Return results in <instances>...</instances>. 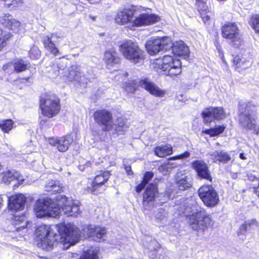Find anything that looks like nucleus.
Wrapping results in <instances>:
<instances>
[{"label":"nucleus","mask_w":259,"mask_h":259,"mask_svg":"<svg viewBox=\"0 0 259 259\" xmlns=\"http://www.w3.org/2000/svg\"><path fill=\"white\" fill-rule=\"evenodd\" d=\"M111 174L108 171H99L96 174L93 182L92 188H89L92 192H94L96 187L103 185L107 182Z\"/></svg>","instance_id":"22"},{"label":"nucleus","mask_w":259,"mask_h":259,"mask_svg":"<svg viewBox=\"0 0 259 259\" xmlns=\"http://www.w3.org/2000/svg\"><path fill=\"white\" fill-rule=\"evenodd\" d=\"M119 51L131 63L136 64L144 59L143 51L132 40L124 42L119 46Z\"/></svg>","instance_id":"5"},{"label":"nucleus","mask_w":259,"mask_h":259,"mask_svg":"<svg viewBox=\"0 0 259 259\" xmlns=\"http://www.w3.org/2000/svg\"><path fill=\"white\" fill-rule=\"evenodd\" d=\"M46 190L52 193L58 192L61 191L62 186L58 181L49 180L45 185Z\"/></svg>","instance_id":"34"},{"label":"nucleus","mask_w":259,"mask_h":259,"mask_svg":"<svg viewBox=\"0 0 259 259\" xmlns=\"http://www.w3.org/2000/svg\"><path fill=\"white\" fill-rule=\"evenodd\" d=\"M16 185H17V184H14V186H16Z\"/></svg>","instance_id":"60"},{"label":"nucleus","mask_w":259,"mask_h":259,"mask_svg":"<svg viewBox=\"0 0 259 259\" xmlns=\"http://www.w3.org/2000/svg\"><path fill=\"white\" fill-rule=\"evenodd\" d=\"M48 143L53 146H56L57 149L61 152L67 151L73 142V137L71 135H67L60 139L51 138L48 140Z\"/></svg>","instance_id":"15"},{"label":"nucleus","mask_w":259,"mask_h":259,"mask_svg":"<svg viewBox=\"0 0 259 259\" xmlns=\"http://www.w3.org/2000/svg\"><path fill=\"white\" fill-rule=\"evenodd\" d=\"M169 164H164V163L159 166L158 169L163 175L167 174L168 171Z\"/></svg>","instance_id":"51"},{"label":"nucleus","mask_w":259,"mask_h":259,"mask_svg":"<svg viewBox=\"0 0 259 259\" xmlns=\"http://www.w3.org/2000/svg\"><path fill=\"white\" fill-rule=\"evenodd\" d=\"M155 154L158 157H163L172 153V147L169 145L156 147L154 150Z\"/></svg>","instance_id":"33"},{"label":"nucleus","mask_w":259,"mask_h":259,"mask_svg":"<svg viewBox=\"0 0 259 259\" xmlns=\"http://www.w3.org/2000/svg\"><path fill=\"white\" fill-rule=\"evenodd\" d=\"M192 164L199 177L211 181V177L208 169V166L204 161L197 160L193 161Z\"/></svg>","instance_id":"21"},{"label":"nucleus","mask_w":259,"mask_h":259,"mask_svg":"<svg viewBox=\"0 0 259 259\" xmlns=\"http://www.w3.org/2000/svg\"><path fill=\"white\" fill-rule=\"evenodd\" d=\"M103 60L109 69L114 65L118 64L120 61V58L117 53L113 49H109L105 51Z\"/></svg>","instance_id":"23"},{"label":"nucleus","mask_w":259,"mask_h":259,"mask_svg":"<svg viewBox=\"0 0 259 259\" xmlns=\"http://www.w3.org/2000/svg\"><path fill=\"white\" fill-rule=\"evenodd\" d=\"M202 115L205 123H210L213 119L221 120L226 117L224 109L222 107L207 108L203 111Z\"/></svg>","instance_id":"17"},{"label":"nucleus","mask_w":259,"mask_h":259,"mask_svg":"<svg viewBox=\"0 0 259 259\" xmlns=\"http://www.w3.org/2000/svg\"><path fill=\"white\" fill-rule=\"evenodd\" d=\"M259 229V222L255 219H250L245 221L242 224L238 231L239 235L246 236L248 234L252 235L256 230Z\"/></svg>","instance_id":"18"},{"label":"nucleus","mask_w":259,"mask_h":259,"mask_svg":"<svg viewBox=\"0 0 259 259\" xmlns=\"http://www.w3.org/2000/svg\"><path fill=\"white\" fill-rule=\"evenodd\" d=\"M95 121L102 126L104 131H110L113 128L114 122L112 114L105 110H98L93 114Z\"/></svg>","instance_id":"11"},{"label":"nucleus","mask_w":259,"mask_h":259,"mask_svg":"<svg viewBox=\"0 0 259 259\" xmlns=\"http://www.w3.org/2000/svg\"><path fill=\"white\" fill-rule=\"evenodd\" d=\"M199 197L204 204L209 207L216 205L219 201V196L211 185H203L198 190Z\"/></svg>","instance_id":"12"},{"label":"nucleus","mask_w":259,"mask_h":259,"mask_svg":"<svg viewBox=\"0 0 259 259\" xmlns=\"http://www.w3.org/2000/svg\"><path fill=\"white\" fill-rule=\"evenodd\" d=\"M125 169L128 175L132 174V171L131 166H125Z\"/></svg>","instance_id":"55"},{"label":"nucleus","mask_w":259,"mask_h":259,"mask_svg":"<svg viewBox=\"0 0 259 259\" xmlns=\"http://www.w3.org/2000/svg\"><path fill=\"white\" fill-rule=\"evenodd\" d=\"M153 177V174L151 172H147L144 176V178L142 181L145 184H147L148 181L150 180Z\"/></svg>","instance_id":"52"},{"label":"nucleus","mask_w":259,"mask_h":259,"mask_svg":"<svg viewBox=\"0 0 259 259\" xmlns=\"http://www.w3.org/2000/svg\"><path fill=\"white\" fill-rule=\"evenodd\" d=\"M172 48L174 54L179 56H187L189 54V50L187 46L182 40L176 41L172 43V46L169 49Z\"/></svg>","instance_id":"26"},{"label":"nucleus","mask_w":259,"mask_h":259,"mask_svg":"<svg viewBox=\"0 0 259 259\" xmlns=\"http://www.w3.org/2000/svg\"><path fill=\"white\" fill-rule=\"evenodd\" d=\"M239 123L243 127L251 128L253 127L251 119H256V107L250 103H244L240 105L239 109Z\"/></svg>","instance_id":"8"},{"label":"nucleus","mask_w":259,"mask_h":259,"mask_svg":"<svg viewBox=\"0 0 259 259\" xmlns=\"http://www.w3.org/2000/svg\"><path fill=\"white\" fill-rule=\"evenodd\" d=\"M12 37L10 32H2L0 34V51L6 46L7 41Z\"/></svg>","instance_id":"42"},{"label":"nucleus","mask_w":259,"mask_h":259,"mask_svg":"<svg viewBox=\"0 0 259 259\" xmlns=\"http://www.w3.org/2000/svg\"><path fill=\"white\" fill-rule=\"evenodd\" d=\"M44 44L45 48L50 51L51 54L55 56L58 55L59 51L50 37H47L44 39Z\"/></svg>","instance_id":"35"},{"label":"nucleus","mask_w":259,"mask_h":259,"mask_svg":"<svg viewBox=\"0 0 259 259\" xmlns=\"http://www.w3.org/2000/svg\"><path fill=\"white\" fill-rule=\"evenodd\" d=\"M87 230L88 236L89 237H93L97 241H100V240L104 237L106 233L105 228L94 225L88 226Z\"/></svg>","instance_id":"24"},{"label":"nucleus","mask_w":259,"mask_h":259,"mask_svg":"<svg viewBox=\"0 0 259 259\" xmlns=\"http://www.w3.org/2000/svg\"><path fill=\"white\" fill-rule=\"evenodd\" d=\"M209 155L211 156V159L214 162L220 161L226 163L231 160L230 155L223 150L209 152Z\"/></svg>","instance_id":"31"},{"label":"nucleus","mask_w":259,"mask_h":259,"mask_svg":"<svg viewBox=\"0 0 259 259\" xmlns=\"http://www.w3.org/2000/svg\"><path fill=\"white\" fill-rule=\"evenodd\" d=\"M26 197L22 194H16L9 199V209L14 211L22 210L24 208Z\"/></svg>","instance_id":"19"},{"label":"nucleus","mask_w":259,"mask_h":259,"mask_svg":"<svg viewBox=\"0 0 259 259\" xmlns=\"http://www.w3.org/2000/svg\"><path fill=\"white\" fill-rule=\"evenodd\" d=\"M40 107L44 115L52 117L57 115L60 110L59 100L54 95H46L41 98Z\"/></svg>","instance_id":"9"},{"label":"nucleus","mask_w":259,"mask_h":259,"mask_svg":"<svg viewBox=\"0 0 259 259\" xmlns=\"http://www.w3.org/2000/svg\"><path fill=\"white\" fill-rule=\"evenodd\" d=\"M29 56L31 59H37L40 56L39 50L37 47H32L29 51Z\"/></svg>","instance_id":"48"},{"label":"nucleus","mask_w":259,"mask_h":259,"mask_svg":"<svg viewBox=\"0 0 259 259\" xmlns=\"http://www.w3.org/2000/svg\"><path fill=\"white\" fill-rule=\"evenodd\" d=\"M82 75V73L80 71V66L75 64L72 65L68 68L66 74L69 80H76L77 81H80Z\"/></svg>","instance_id":"27"},{"label":"nucleus","mask_w":259,"mask_h":259,"mask_svg":"<svg viewBox=\"0 0 259 259\" xmlns=\"http://www.w3.org/2000/svg\"><path fill=\"white\" fill-rule=\"evenodd\" d=\"M246 175L248 179L250 181H254L257 179V176L253 174V171L249 170L246 172Z\"/></svg>","instance_id":"53"},{"label":"nucleus","mask_w":259,"mask_h":259,"mask_svg":"<svg viewBox=\"0 0 259 259\" xmlns=\"http://www.w3.org/2000/svg\"><path fill=\"white\" fill-rule=\"evenodd\" d=\"M249 24L256 32H259V15H254L249 20Z\"/></svg>","instance_id":"44"},{"label":"nucleus","mask_w":259,"mask_h":259,"mask_svg":"<svg viewBox=\"0 0 259 259\" xmlns=\"http://www.w3.org/2000/svg\"><path fill=\"white\" fill-rule=\"evenodd\" d=\"M139 85L152 95L156 97H163L166 94V91L161 89L157 84L148 78L141 79Z\"/></svg>","instance_id":"16"},{"label":"nucleus","mask_w":259,"mask_h":259,"mask_svg":"<svg viewBox=\"0 0 259 259\" xmlns=\"http://www.w3.org/2000/svg\"><path fill=\"white\" fill-rule=\"evenodd\" d=\"M36 235L37 246L49 250L57 242L68 249L78 242L79 233L74 225L61 223L55 225L53 228L46 225H40L36 229Z\"/></svg>","instance_id":"1"},{"label":"nucleus","mask_w":259,"mask_h":259,"mask_svg":"<svg viewBox=\"0 0 259 259\" xmlns=\"http://www.w3.org/2000/svg\"><path fill=\"white\" fill-rule=\"evenodd\" d=\"M57 205L67 216L76 217L80 213V202L65 195H60L57 198Z\"/></svg>","instance_id":"7"},{"label":"nucleus","mask_w":259,"mask_h":259,"mask_svg":"<svg viewBox=\"0 0 259 259\" xmlns=\"http://www.w3.org/2000/svg\"><path fill=\"white\" fill-rule=\"evenodd\" d=\"M34 211L38 218L45 217H57L61 214L60 208L57 202L46 198L37 200L34 204Z\"/></svg>","instance_id":"4"},{"label":"nucleus","mask_w":259,"mask_h":259,"mask_svg":"<svg viewBox=\"0 0 259 259\" xmlns=\"http://www.w3.org/2000/svg\"><path fill=\"white\" fill-rule=\"evenodd\" d=\"M158 16L153 14L143 13L135 17L133 19L131 29L151 25L159 21Z\"/></svg>","instance_id":"14"},{"label":"nucleus","mask_w":259,"mask_h":259,"mask_svg":"<svg viewBox=\"0 0 259 259\" xmlns=\"http://www.w3.org/2000/svg\"><path fill=\"white\" fill-rule=\"evenodd\" d=\"M14 224L17 230L24 228L27 226V222L24 217L15 216Z\"/></svg>","instance_id":"38"},{"label":"nucleus","mask_w":259,"mask_h":259,"mask_svg":"<svg viewBox=\"0 0 259 259\" xmlns=\"http://www.w3.org/2000/svg\"><path fill=\"white\" fill-rule=\"evenodd\" d=\"M70 254L72 255V257H73V255H76V253L73 254V253H70Z\"/></svg>","instance_id":"58"},{"label":"nucleus","mask_w":259,"mask_h":259,"mask_svg":"<svg viewBox=\"0 0 259 259\" xmlns=\"http://www.w3.org/2000/svg\"><path fill=\"white\" fill-rule=\"evenodd\" d=\"M146 185V184H145L143 181H142L141 184H140L137 186L136 191L137 192H140L143 189H144Z\"/></svg>","instance_id":"54"},{"label":"nucleus","mask_w":259,"mask_h":259,"mask_svg":"<svg viewBox=\"0 0 259 259\" xmlns=\"http://www.w3.org/2000/svg\"><path fill=\"white\" fill-rule=\"evenodd\" d=\"M20 27V22L12 17V20L9 23L7 28L14 31H18Z\"/></svg>","instance_id":"45"},{"label":"nucleus","mask_w":259,"mask_h":259,"mask_svg":"<svg viewBox=\"0 0 259 259\" xmlns=\"http://www.w3.org/2000/svg\"><path fill=\"white\" fill-rule=\"evenodd\" d=\"M176 183L180 190H185L191 186L188 177L181 172L176 175Z\"/></svg>","instance_id":"29"},{"label":"nucleus","mask_w":259,"mask_h":259,"mask_svg":"<svg viewBox=\"0 0 259 259\" xmlns=\"http://www.w3.org/2000/svg\"><path fill=\"white\" fill-rule=\"evenodd\" d=\"M98 250L96 249L89 250L84 252L79 259H98Z\"/></svg>","instance_id":"41"},{"label":"nucleus","mask_w":259,"mask_h":259,"mask_svg":"<svg viewBox=\"0 0 259 259\" xmlns=\"http://www.w3.org/2000/svg\"><path fill=\"white\" fill-rule=\"evenodd\" d=\"M181 207L182 213L189 217V223L193 229L204 231L213 225L210 215L198 206L193 197L185 199Z\"/></svg>","instance_id":"2"},{"label":"nucleus","mask_w":259,"mask_h":259,"mask_svg":"<svg viewBox=\"0 0 259 259\" xmlns=\"http://www.w3.org/2000/svg\"><path fill=\"white\" fill-rule=\"evenodd\" d=\"M152 67L156 71L171 76H177L182 72L181 61L169 55L154 60Z\"/></svg>","instance_id":"3"},{"label":"nucleus","mask_w":259,"mask_h":259,"mask_svg":"<svg viewBox=\"0 0 259 259\" xmlns=\"http://www.w3.org/2000/svg\"><path fill=\"white\" fill-rule=\"evenodd\" d=\"M11 67H13L16 72H20L26 70L29 67V64L23 60L17 59L15 60L13 64L10 63L4 65L3 68L4 70H6Z\"/></svg>","instance_id":"30"},{"label":"nucleus","mask_w":259,"mask_h":259,"mask_svg":"<svg viewBox=\"0 0 259 259\" xmlns=\"http://www.w3.org/2000/svg\"><path fill=\"white\" fill-rule=\"evenodd\" d=\"M172 46L171 40L169 37L151 38L147 41L146 48L150 55L157 54L160 51H167Z\"/></svg>","instance_id":"10"},{"label":"nucleus","mask_w":259,"mask_h":259,"mask_svg":"<svg viewBox=\"0 0 259 259\" xmlns=\"http://www.w3.org/2000/svg\"><path fill=\"white\" fill-rule=\"evenodd\" d=\"M155 219L157 223L161 225L166 224L168 222V212L163 208H159L155 212Z\"/></svg>","instance_id":"32"},{"label":"nucleus","mask_w":259,"mask_h":259,"mask_svg":"<svg viewBox=\"0 0 259 259\" xmlns=\"http://www.w3.org/2000/svg\"><path fill=\"white\" fill-rule=\"evenodd\" d=\"M12 17L9 14H3L0 15V24L7 28L9 23L12 20Z\"/></svg>","instance_id":"47"},{"label":"nucleus","mask_w":259,"mask_h":259,"mask_svg":"<svg viewBox=\"0 0 259 259\" xmlns=\"http://www.w3.org/2000/svg\"><path fill=\"white\" fill-rule=\"evenodd\" d=\"M240 157L242 159H246V157L244 156V154L242 153L240 154Z\"/></svg>","instance_id":"57"},{"label":"nucleus","mask_w":259,"mask_h":259,"mask_svg":"<svg viewBox=\"0 0 259 259\" xmlns=\"http://www.w3.org/2000/svg\"><path fill=\"white\" fill-rule=\"evenodd\" d=\"M152 244H156V242H155V241H153V242H152Z\"/></svg>","instance_id":"59"},{"label":"nucleus","mask_w":259,"mask_h":259,"mask_svg":"<svg viewBox=\"0 0 259 259\" xmlns=\"http://www.w3.org/2000/svg\"><path fill=\"white\" fill-rule=\"evenodd\" d=\"M157 195V186L153 184L148 185L143 194V205L145 209H148L149 203L153 201Z\"/></svg>","instance_id":"20"},{"label":"nucleus","mask_w":259,"mask_h":259,"mask_svg":"<svg viewBox=\"0 0 259 259\" xmlns=\"http://www.w3.org/2000/svg\"><path fill=\"white\" fill-rule=\"evenodd\" d=\"M198 9L199 11H202L203 12L201 13V17L203 19V21L205 23L208 22L210 19V16L206 14V12H204L205 11L207 7V6L202 2H199L197 3Z\"/></svg>","instance_id":"39"},{"label":"nucleus","mask_w":259,"mask_h":259,"mask_svg":"<svg viewBox=\"0 0 259 259\" xmlns=\"http://www.w3.org/2000/svg\"><path fill=\"white\" fill-rule=\"evenodd\" d=\"M127 128L128 126L125 124L123 119L122 118L118 119V124L116 127L115 131L118 134H122Z\"/></svg>","instance_id":"46"},{"label":"nucleus","mask_w":259,"mask_h":259,"mask_svg":"<svg viewBox=\"0 0 259 259\" xmlns=\"http://www.w3.org/2000/svg\"><path fill=\"white\" fill-rule=\"evenodd\" d=\"M226 126L224 125H217L214 128L203 130L202 133L209 135L211 137L216 136L222 133Z\"/></svg>","instance_id":"37"},{"label":"nucleus","mask_w":259,"mask_h":259,"mask_svg":"<svg viewBox=\"0 0 259 259\" xmlns=\"http://www.w3.org/2000/svg\"><path fill=\"white\" fill-rule=\"evenodd\" d=\"M222 34L231 45L238 48L243 44L242 34L237 24L228 22L222 28Z\"/></svg>","instance_id":"6"},{"label":"nucleus","mask_w":259,"mask_h":259,"mask_svg":"<svg viewBox=\"0 0 259 259\" xmlns=\"http://www.w3.org/2000/svg\"><path fill=\"white\" fill-rule=\"evenodd\" d=\"M190 154L188 152H185L184 153L179 155L178 156H173L169 159V161L167 162L164 163V164H169L168 171L172 169L173 167L176 166V164L170 162L171 160L180 159L189 157Z\"/></svg>","instance_id":"43"},{"label":"nucleus","mask_w":259,"mask_h":259,"mask_svg":"<svg viewBox=\"0 0 259 259\" xmlns=\"http://www.w3.org/2000/svg\"><path fill=\"white\" fill-rule=\"evenodd\" d=\"M137 85L134 82L127 83L124 86V90L127 93L134 92L137 89Z\"/></svg>","instance_id":"49"},{"label":"nucleus","mask_w":259,"mask_h":259,"mask_svg":"<svg viewBox=\"0 0 259 259\" xmlns=\"http://www.w3.org/2000/svg\"><path fill=\"white\" fill-rule=\"evenodd\" d=\"M15 180L18 181V185L22 184L24 181L22 176L15 170L7 171L5 173L3 177V181L7 184H9L12 181Z\"/></svg>","instance_id":"28"},{"label":"nucleus","mask_w":259,"mask_h":259,"mask_svg":"<svg viewBox=\"0 0 259 259\" xmlns=\"http://www.w3.org/2000/svg\"><path fill=\"white\" fill-rule=\"evenodd\" d=\"M252 122L253 124H254L251 128L249 127H243L244 128L247 130H252L254 131V133L257 135H259V126H257L256 125V119L254 120L251 119V121Z\"/></svg>","instance_id":"50"},{"label":"nucleus","mask_w":259,"mask_h":259,"mask_svg":"<svg viewBox=\"0 0 259 259\" xmlns=\"http://www.w3.org/2000/svg\"><path fill=\"white\" fill-rule=\"evenodd\" d=\"M135 10L131 8H122L117 10L114 16L115 22L119 25H127L131 28V24L134 18Z\"/></svg>","instance_id":"13"},{"label":"nucleus","mask_w":259,"mask_h":259,"mask_svg":"<svg viewBox=\"0 0 259 259\" xmlns=\"http://www.w3.org/2000/svg\"><path fill=\"white\" fill-rule=\"evenodd\" d=\"M91 4H96L100 2L101 0H87Z\"/></svg>","instance_id":"56"},{"label":"nucleus","mask_w":259,"mask_h":259,"mask_svg":"<svg viewBox=\"0 0 259 259\" xmlns=\"http://www.w3.org/2000/svg\"><path fill=\"white\" fill-rule=\"evenodd\" d=\"M24 0H5V5L11 10H15L21 7Z\"/></svg>","instance_id":"36"},{"label":"nucleus","mask_w":259,"mask_h":259,"mask_svg":"<svg viewBox=\"0 0 259 259\" xmlns=\"http://www.w3.org/2000/svg\"><path fill=\"white\" fill-rule=\"evenodd\" d=\"M233 64L236 68H242L246 69L252 64L251 59L248 55H238L235 56L233 60Z\"/></svg>","instance_id":"25"},{"label":"nucleus","mask_w":259,"mask_h":259,"mask_svg":"<svg viewBox=\"0 0 259 259\" xmlns=\"http://www.w3.org/2000/svg\"><path fill=\"white\" fill-rule=\"evenodd\" d=\"M14 122L11 119L4 120L0 122V128L5 133H9L13 127Z\"/></svg>","instance_id":"40"}]
</instances>
